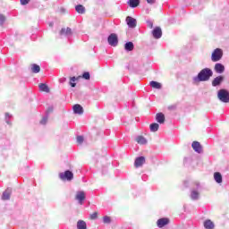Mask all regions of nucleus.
Returning <instances> with one entry per match:
<instances>
[{"mask_svg":"<svg viewBox=\"0 0 229 229\" xmlns=\"http://www.w3.org/2000/svg\"><path fill=\"white\" fill-rule=\"evenodd\" d=\"M136 142H138V144H148V140L143 136H138L136 138Z\"/></svg>","mask_w":229,"mask_h":229,"instance_id":"obj_22","label":"nucleus"},{"mask_svg":"<svg viewBox=\"0 0 229 229\" xmlns=\"http://www.w3.org/2000/svg\"><path fill=\"white\" fill-rule=\"evenodd\" d=\"M73 112L74 114H83V107L78 104L73 106Z\"/></svg>","mask_w":229,"mask_h":229,"instance_id":"obj_17","label":"nucleus"},{"mask_svg":"<svg viewBox=\"0 0 229 229\" xmlns=\"http://www.w3.org/2000/svg\"><path fill=\"white\" fill-rule=\"evenodd\" d=\"M75 199H77V201H79L80 205H81L83 201H85V192L78 191Z\"/></svg>","mask_w":229,"mask_h":229,"instance_id":"obj_10","label":"nucleus"},{"mask_svg":"<svg viewBox=\"0 0 229 229\" xmlns=\"http://www.w3.org/2000/svg\"><path fill=\"white\" fill-rule=\"evenodd\" d=\"M74 81H76V77H72L70 82H72V83L73 82L74 83Z\"/></svg>","mask_w":229,"mask_h":229,"instance_id":"obj_41","label":"nucleus"},{"mask_svg":"<svg viewBox=\"0 0 229 229\" xmlns=\"http://www.w3.org/2000/svg\"><path fill=\"white\" fill-rule=\"evenodd\" d=\"M155 1L156 0H147V3H148V4H155Z\"/></svg>","mask_w":229,"mask_h":229,"instance_id":"obj_39","label":"nucleus"},{"mask_svg":"<svg viewBox=\"0 0 229 229\" xmlns=\"http://www.w3.org/2000/svg\"><path fill=\"white\" fill-rule=\"evenodd\" d=\"M82 78H84V80H90V73H89V72H84Z\"/></svg>","mask_w":229,"mask_h":229,"instance_id":"obj_32","label":"nucleus"},{"mask_svg":"<svg viewBox=\"0 0 229 229\" xmlns=\"http://www.w3.org/2000/svg\"><path fill=\"white\" fill-rule=\"evenodd\" d=\"M28 3H30V0H21V4L22 5L28 4Z\"/></svg>","mask_w":229,"mask_h":229,"instance_id":"obj_37","label":"nucleus"},{"mask_svg":"<svg viewBox=\"0 0 229 229\" xmlns=\"http://www.w3.org/2000/svg\"><path fill=\"white\" fill-rule=\"evenodd\" d=\"M98 217V213H93L91 216H90V218L91 219H96Z\"/></svg>","mask_w":229,"mask_h":229,"instance_id":"obj_38","label":"nucleus"},{"mask_svg":"<svg viewBox=\"0 0 229 229\" xmlns=\"http://www.w3.org/2000/svg\"><path fill=\"white\" fill-rule=\"evenodd\" d=\"M126 22H127V25L130 28H136L137 27V20L132 18L131 16H128L126 18Z\"/></svg>","mask_w":229,"mask_h":229,"instance_id":"obj_7","label":"nucleus"},{"mask_svg":"<svg viewBox=\"0 0 229 229\" xmlns=\"http://www.w3.org/2000/svg\"><path fill=\"white\" fill-rule=\"evenodd\" d=\"M103 221H104V223H106V225H108V224L111 223L112 220H111L110 216H104Z\"/></svg>","mask_w":229,"mask_h":229,"instance_id":"obj_30","label":"nucleus"},{"mask_svg":"<svg viewBox=\"0 0 229 229\" xmlns=\"http://www.w3.org/2000/svg\"><path fill=\"white\" fill-rule=\"evenodd\" d=\"M11 195H12V189L7 188V189L4 191V193H3V195H2V199H4V200L10 199V196H11Z\"/></svg>","mask_w":229,"mask_h":229,"instance_id":"obj_14","label":"nucleus"},{"mask_svg":"<svg viewBox=\"0 0 229 229\" xmlns=\"http://www.w3.org/2000/svg\"><path fill=\"white\" fill-rule=\"evenodd\" d=\"M191 199H198L199 198V192H198L196 190H192L191 192Z\"/></svg>","mask_w":229,"mask_h":229,"instance_id":"obj_25","label":"nucleus"},{"mask_svg":"<svg viewBox=\"0 0 229 229\" xmlns=\"http://www.w3.org/2000/svg\"><path fill=\"white\" fill-rule=\"evenodd\" d=\"M214 74L210 68H205L200 71L197 77H193V83H199V81H208L210 77Z\"/></svg>","mask_w":229,"mask_h":229,"instance_id":"obj_1","label":"nucleus"},{"mask_svg":"<svg viewBox=\"0 0 229 229\" xmlns=\"http://www.w3.org/2000/svg\"><path fill=\"white\" fill-rule=\"evenodd\" d=\"M217 96L223 103H229V92L226 89H220Z\"/></svg>","mask_w":229,"mask_h":229,"instance_id":"obj_2","label":"nucleus"},{"mask_svg":"<svg viewBox=\"0 0 229 229\" xmlns=\"http://www.w3.org/2000/svg\"><path fill=\"white\" fill-rule=\"evenodd\" d=\"M221 58H223V50L221 48L215 49L211 56L212 62H219Z\"/></svg>","mask_w":229,"mask_h":229,"instance_id":"obj_4","label":"nucleus"},{"mask_svg":"<svg viewBox=\"0 0 229 229\" xmlns=\"http://www.w3.org/2000/svg\"><path fill=\"white\" fill-rule=\"evenodd\" d=\"M146 164V157H139L134 161L135 167H142Z\"/></svg>","mask_w":229,"mask_h":229,"instance_id":"obj_6","label":"nucleus"},{"mask_svg":"<svg viewBox=\"0 0 229 229\" xmlns=\"http://www.w3.org/2000/svg\"><path fill=\"white\" fill-rule=\"evenodd\" d=\"M158 128H160V125H158V123L150 124V131H158Z\"/></svg>","mask_w":229,"mask_h":229,"instance_id":"obj_28","label":"nucleus"},{"mask_svg":"<svg viewBox=\"0 0 229 229\" xmlns=\"http://www.w3.org/2000/svg\"><path fill=\"white\" fill-rule=\"evenodd\" d=\"M75 10L78 13H85V7L83 5H77Z\"/></svg>","mask_w":229,"mask_h":229,"instance_id":"obj_29","label":"nucleus"},{"mask_svg":"<svg viewBox=\"0 0 229 229\" xmlns=\"http://www.w3.org/2000/svg\"><path fill=\"white\" fill-rule=\"evenodd\" d=\"M4 21H6L4 15L0 14V26H3L4 24Z\"/></svg>","mask_w":229,"mask_h":229,"instance_id":"obj_31","label":"nucleus"},{"mask_svg":"<svg viewBox=\"0 0 229 229\" xmlns=\"http://www.w3.org/2000/svg\"><path fill=\"white\" fill-rule=\"evenodd\" d=\"M63 81H65V79H60V82L63 83Z\"/></svg>","mask_w":229,"mask_h":229,"instance_id":"obj_43","label":"nucleus"},{"mask_svg":"<svg viewBox=\"0 0 229 229\" xmlns=\"http://www.w3.org/2000/svg\"><path fill=\"white\" fill-rule=\"evenodd\" d=\"M224 81H225V77L220 75L218 77H216L213 80L212 85H213V87H217V86H219L220 83H223Z\"/></svg>","mask_w":229,"mask_h":229,"instance_id":"obj_11","label":"nucleus"},{"mask_svg":"<svg viewBox=\"0 0 229 229\" xmlns=\"http://www.w3.org/2000/svg\"><path fill=\"white\" fill-rule=\"evenodd\" d=\"M107 42L109 46H112L113 47H115L119 44V38H117V34L112 33L107 38Z\"/></svg>","mask_w":229,"mask_h":229,"instance_id":"obj_3","label":"nucleus"},{"mask_svg":"<svg viewBox=\"0 0 229 229\" xmlns=\"http://www.w3.org/2000/svg\"><path fill=\"white\" fill-rule=\"evenodd\" d=\"M70 85H71V87H76V83H74V82H70Z\"/></svg>","mask_w":229,"mask_h":229,"instance_id":"obj_42","label":"nucleus"},{"mask_svg":"<svg viewBox=\"0 0 229 229\" xmlns=\"http://www.w3.org/2000/svg\"><path fill=\"white\" fill-rule=\"evenodd\" d=\"M214 179L216 182V183H223V175H221V173L216 172L214 174Z\"/></svg>","mask_w":229,"mask_h":229,"instance_id":"obj_16","label":"nucleus"},{"mask_svg":"<svg viewBox=\"0 0 229 229\" xmlns=\"http://www.w3.org/2000/svg\"><path fill=\"white\" fill-rule=\"evenodd\" d=\"M10 117H12V115H10V114L6 113L5 114V120H6L7 124H10V121H8V119H10Z\"/></svg>","mask_w":229,"mask_h":229,"instance_id":"obj_35","label":"nucleus"},{"mask_svg":"<svg viewBox=\"0 0 229 229\" xmlns=\"http://www.w3.org/2000/svg\"><path fill=\"white\" fill-rule=\"evenodd\" d=\"M83 136H77V142L78 144H83Z\"/></svg>","mask_w":229,"mask_h":229,"instance_id":"obj_33","label":"nucleus"},{"mask_svg":"<svg viewBox=\"0 0 229 229\" xmlns=\"http://www.w3.org/2000/svg\"><path fill=\"white\" fill-rule=\"evenodd\" d=\"M193 185H195L196 189H199V183L198 182H195Z\"/></svg>","mask_w":229,"mask_h":229,"instance_id":"obj_40","label":"nucleus"},{"mask_svg":"<svg viewBox=\"0 0 229 229\" xmlns=\"http://www.w3.org/2000/svg\"><path fill=\"white\" fill-rule=\"evenodd\" d=\"M165 225H169V219L168 218H160L157 220V226L158 228H164Z\"/></svg>","mask_w":229,"mask_h":229,"instance_id":"obj_12","label":"nucleus"},{"mask_svg":"<svg viewBox=\"0 0 229 229\" xmlns=\"http://www.w3.org/2000/svg\"><path fill=\"white\" fill-rule=\"evenodd\" d=\"M215 71L216 72H217L218 74H223V72H225V65L221 64H216L215 65Z\"/></svg>","mask_w":229,"mask_h":229,"instance_id":"obj_15","label":"nucleus"},{"mask_svg":"<svg viewBox=\"0 0 229 229\" xmlns=\"http://www.w3.org/2000/svg\"><path fill=\"white\" fill-rule=\"evenodd\" d=\"M192 148L196 153H202L203 148L201 147V144L199 141H193L191 144Z\"/></svg>","mask_w":229,"mask_h":229,"instance_id":"obj_8","label":"nucleus"},{"mask_svg":"<svg viewBox=\"0 0 229 229\" xmlns=\"http://www.w3.org/2000/svg\"><path fill=\"white\" fill-rule=\"evenodd\" d=\"M49 111H50V112H53V108H50Z\"/></svg>","mask_w":229,"mask_h":229,"instance_id":"obj_44","label":"nucleus"},{"mask_svg":"<svg viewBox=\"0 0 229 229\" xmlns=\"http://www.w3.org/2000/svg\"><path fill=\"white\" fill-rule=\"evenodd\" d=\"M135 46L133 45V42L129 41L124 45L125 51H133Z\"/></svg>","mask_w":229,"mask_h":229,"instance_id":"obj_18","label":"nucleus"},{"mask_svg":"<svg viewBox=\"0 0 229 229\" xmlns=\"http://www.w3.org/2000/svg\"><path fill=\"white\" fill-rule=\"evenodd\" d=\"M139 4H140V0H129V6H131V8H137Z\"/></svg>","mask_w":229,"mask_h":229,"instance_id":"obj_20","label":"nucleus"},{"mask_svg":"<svg viewBox=\"0 0 229 229\" xmlns=\"http://www.w3.org/2000/svg\"><path fill=\"white\" fill-rule=\"evenodd\" d=\"M72 31L71 30V28H67V29H62L60 31V35H66L67 37H69V35H72Z\"/></svg>","mask_w":229,"mask_h":229,"instance_id":"obj_21","label":"nucleus"},{"mask_svg":"<svg viewBox=\"0 0 229 229\" xmlns=\"http://www.w3.org/2000/svg\"><path fill=\"white\" fill-rule=\"evenodd\" d=\"M47 123V116H44L40 121V124H46Z\"/></svg>","mask_w":229,"mask_h":229,"instance_id":"obj_34","label":"nucleus"},{"mask_svg":"<svg viewBox=\"0 0 229 229\" xmlns=\"http://www.w3.org/2000/svg\"><path fill=\"white\" fill-rule=\"evenodd\" d=\"M204 227L206 229H214V222H211L210 220H206L204 222Z\"/></svg>","mask_w":229,"mask_h":229,"instance_id":"obj_23","label":"nucleus"},{"mask_svg":"<svg viewBox=\"0 0 229 229\" xmlns=\"http://www.w3.org/2000/svg\"><path fill=\"white\" fill-rule=\"evenodd\" d=\"M31 71H32V72L37 74L38 72H40V66L38 65V64H32L31 65Z\"/></svg>","mask_w":229,"mask_h":229,"instance_id":"obj_27","label":"nucleus"},{"mask_svg":"<svg viewBox=\"0 0 229 229\" xmlns=\"http://www.w3.org/2000/svg\"><path fill=\"white\" fill-rule=\"evenodd\" d=\"M39 90H41L42 92H49V87H47V85H46L45 83H41L39 84Z\"/></svg>","mask_w":229,"mask_h":229,"instance_id":"obj_26","label":"nucleus"},{"mask_svg":"<svg viewBox=\"0 0 229 229\" xmlns=\"http://www.w3.org/2000/svg\"><path fill=\"white\" fill-rule=\"evenodd\" d=\"M147 26L148 27V28H153V21H147Z\"/></svg>","mask_w":229,"mask_h":229,"instance_id":"obj_36","label":"nucleus"},{"mask_svg":"<svg viewBox=\"0 0 229 229\" xmlns=\"http://www.w3.org/2000/svg\"><path fill=\"white\" fill-rule=\"evenodd\" d=\"M77 229H87V223L83 220L77 222Z\"/></svg>","mask_w":229,"mask_h":229,"instance_id":"obj_19","label":"nucleus"},{"mask_svg":"<svg viewBox=\"0 0 229 229\" xmlns=\"http://www.w3.org/2000/svg\"><path fill=\"white\" fill-rule=\"evenodd\" d=\"M152 35H153L154 38H161L162 29H160V27H156L152 31Z\"/></svg>","mask_w":229,"mask_h":229,"instance_id":"obj_9","label":"nucleus"},{"mask_svg":"<svg viewBox=\"0 0 229 229\" xmlns=\"http://www.w3.org/2000/svg\"><path fill=\"white\" fill-rule=\"evenodd\" d=\"M61 180H68L71 181L72 180V178H74V174H72V172L67 170L64 173H61L59 174Z\"/></svg>","mask_w":229,"mask_h":229,"instance_id":"obj_5","label":"nucleus"},{"mask_svg":"<svg viewBox=\"0 0 229 229\" xmlns=\"http://www.w3.org/2000/svg\"><path fill=\"white\" fill-rule=\"evenodd\" d=\"M150 87H152V89H162V84H160V82L152 81H150Z\"/></svg>","mask_w":229,"mask_h":229,"instance_id":"obj_24","label":"nucleus"},{"mask_svg":"<svg viewBox=\"0 0 229 229\" xmlns=\"http://www.w3.org/2000/svg\"><path fill=\"white\" fill-rule=\"evenodd\" d=\"M156 121L159 123V124H164L165 123V116L162 113H158L156 115Z\"/></svg>","mask_w":229,"mask_h":229,"instance_id":"obj_13","label":"nucleus"}]
</instances>
